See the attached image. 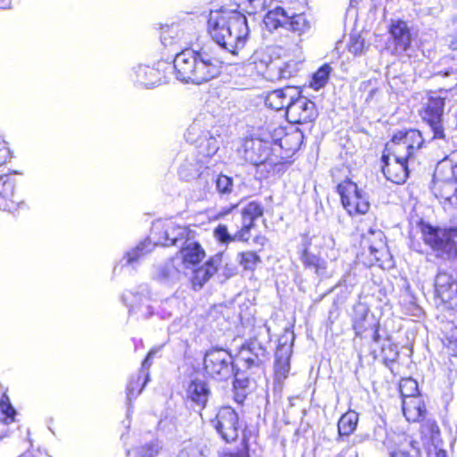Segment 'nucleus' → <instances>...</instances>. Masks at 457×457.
Here are the masks:
<instances>
[{
	"label": "nucleus",
	"instance_id": "f257e3e1",
	"mask_svg": "<svg viewBox=\"0 0 457 457\" xmlns=\"http://www.w3.org/2000/svg\"><path fill=\"white\" fill-rule=\"evenodd\" d=\"M173 68L179 80L200 85L220 73L221 62L211 47L187 48L176 54Z\"/></svg>",
	"mask_w": 457,
	"mask_h": 457
},
{
	"label": "nucleus",
	"instance_id": "f03ea898",
	"mask_svg": "<svg viewBox=\"0 0 457 457\" xmlns=\"http://www.w3.org/2000/svg\"><path fill=\"white\" fill-rule=\"evenodd\" d=\"M152 234L159 235L157 241L152 244L151 240L146 238L140 242L135 248L126 253L124 257L125 264L134 265L142 257L151 253L155 245L182 247L189 240L187 228L176 225L172 221L155 223Z\"/></svg>",
	"mask_w": 457,
	"mask_h": 457
},
{
	"label": "nucleus",
	"instance_id": "7ed1b4c3",
	"mask_svg": "<svg viewBox=\"0 0 457 457\" xmlns=\"http://www.w3.org/2000/svg\"><path fill=\"white\" fill-rule=\"evenodd\" d=\"M204 370L207 377L223 381L235 377L234 386L244 388L247 379L240 378L236 370L231 353L221 347H212L206 351L204 357Z\"/></svg>",
	"mask_w": 457,
	"mask_h": 457
},
{
	"label": "nucleus",
	"instance_id": "20e7f679",
	"mask_svg": "<svg viewBox=\"0 0 457 457\" xmlns=\"http://www.w3.org/2000/svg\"><path fill=\"white\" fill-rule=\"evenodd\" d=\"M249 65L257 73L264 76L271 81L290 79L299 71L298 62L295 61L285 62L280 58L272 59L263 52H255L249 60Z\"/></svg>",
	"mask_w": 457,
	"mask_h": 457
},
{
	"label": "nucleus",
	"instance_id": "39448f33",
	"mask_svg": "<svg viewBox=\"0 0 457 457\" xmlns=\"http://www.w3.org/2000/svg\"><path fill=\"white\" fill-rule=\"evenodd\" d=\"M455 228H441L426 225L422 228V237L426 245L430 246L436 258L451 261L457 257V245L454 237Z\"/></svg>",
	"mask_w": 457,
	"mask_h": 457
},
{
	"label": "nucleus",
	"instance_id": "423d86ee",
	"mask_svg": "<svg viewBox=\"0 0 457 457\" xmlns=\"http://www.w3.org/2000/svg\"><path fill=\"white\" fill-rule=\"evenodd\" d=\"M432 191L436 198L457 206V164L443 162L435 171Z\"/></svg>",
	"mask_w": 457,
	"mask_h": 457
},
{
	"label": "nucleus",
	"instance_id": "0eeeda50",
	"mask_svg": "<svg viewBox=\"0 0 457 457\" xmlns=\"http://www.w3.org/2000/svg\"><path fill=\"white\" fill-rule=\"evenodd\" d=\"M270 143L260 138H245L238 149V154L244 160L253 165H269L274 172L280 171L283 162H277L278 155H270Z\"/></svg>",
	"mask_w": 457,
	"mask_h": 457
},
{
	"label": "nucleus",
	"instance_id": "6e6552de",
	"mask_svg": "<svg viewBox=\"0 0 457 457\" xmlns=\"http://www.w3.org/2000/svg\"><path fill=\"white\" fill-rule=\"evenodd\" d=\"M344 208L350 215L365 214L370 210L368 195L355 183L345 179L337 186Z\"/></svg>",
	"mask_w": 457,
	"mask_h": 457
},
{
	"label": "nucleus",
	"instance_id": "1a4fd4ad",
	"mask_svg": "<svg viewBox=\"0 0 457 457\" xmlns=\"http://www.w3.org/2000/svg\"><path fill=\"white\" fill-rule=\"evenodd\" d=\"M445 97L433 93L425 104L421 116L433 132L432 139H445L444 128Z\"/></svg>",
	"mask_w": 457,
	"mask_h": 457
},
{
	"label": "nucleus",
	"instance_id": "9d476101",
	"mask_svg": "<svg viewBox=\"0 0 457 457\" xmlns=\"http://www.w3.org/2000/svg\"><path fill=\"white\" fill-rule=\"evenodd\" d=\"M210 422L227 443L236 441L242 429L237 412L229 406L220 408L215 418L212 419Z\"/></svg>",
	"mask_w": 457,
	"mask_h": 457
},
{
	"label": "nucleus",
	"instance_id": "9b49d317",
	"mask_svg": "<svg viewBox=\"0 0 457 457\" xmlns=\"http://www.w3.org/2000/svg\"><path fill=\"white\" fill-rule=\"evenodd\" d=\"M237 10L220 8L219 10L211 11L209 14L208 32L214 42L220 47H224L231 31L232 14H238Z\"/></svg>",
	"mask_w": 457,
	"mask_h": 457
},
{
	"label": "nucleus",
	"instance_id": "f8f14e48",
	"mask_svg": "<svg viewBox=\"0 0 457 457\" xmlns=\"http://www.w3.org/2000/svg\"><path fill=\"white\" fill-rule=\"evenodd\" d=\"M122 299L129 307V315L136 316L137 320H146L154 314L151 293L147 285H141L137 290L125 293Z\"/></svg>",
	"mask_w": 457,
	"mask_h": 457
},
{
	"label": "nucleus",
	"instance_id": "ddd939ff",
	"mask_svg": "<svg viewBox=\"0 0 457 457\" xmlns=\"http://www.w3.org/2000/svg\"><path fill=\"white\" fill-rule=\"evenodd\" d=\"M179 175L187 181L197 179L203 187H209L214 180V174L205 162L194 154L186 157L179 169Z\"/></svg>",
	"mask_w": 457,
	"mask_h": 457
},
{
	"label": "nucleus",
	"instance_id": "4468645a",
	"mask_svg": "<svg viewBox=\"0 0 457 457\" xmlns=\"http://www.w3.org/2000/svg\"><path fill=\"white\" fill-rule=\"evenodd\" d=\"M294 98L286 112L288 121L295 124L313 122L318 116L316 104L307 97L301 96L299 89L298 96Z\"/></svg>",
	"mask_w": 457,
	"mask_h": 457
},
{
	"label": "nucleus",
	"instance_id": "2eb2a0df",
	"mask_svg": "<svg viewBox=\"0 0 457 457\" xmlns=\"http://www.w3.org/2000/svg\"><path fill=\"white\" fill-rule=\"evenodd\" d=\"M435 292L450 311L457 312V279L450 273L439 270L435 278Z\"/></svg>",
	"mask_w": 457,
	"mask_h": 457
},
{
	"label": "nucleus",
	"instance_id": "dca6fc26",
	"mask_svg": "<svg viewBox=\"0 0 457 457\" xmlns=\"http://www.w3.org/2000/svg\"><path fill=\"white\" fill-rule=\"evenodd\" d=\"M231 31L223 47L224 50L236 55L241 50L248 38L249 28L246 17L239 12L238 14H232Z\"/></svg>",
	"mask_w": 457,
	"mask_h": 457
},
{
	"label": "nucleus",
	"instance_id": "f3484780",
	"mask_svg": "<svg viewBox=\"0 0 457 457\" xmlns=\"http://www.w3.org/2000/svg\"><path fill=\"white\" fill-rule=\"evenodd\" d=\"M361 245L369 249L370 254L378 266L385 265V261L389 258V252L382 230L370 228L362 235Z\"/></svg>",
	"mask_w": 457,
	"mask_h": 457
},
{
	"label": "nucleus",
	"instance_id": "a211bd4d",
	"mask_svg": "<svg viewBox=\"0 0 457 457\" xmlns=\"http://www.w3.org/2000/svg\"><path fill=\"white\" fill-rule=\"evenodd\" d=\"M294 333H286L278 339V345L275 353V379L282 382L287 378L290 370V356Z\"/></svg>",
	"mask_w": 457,
	"mask_h": 457
},
{
	"label": "nucleus",
	"instance_id": "6ab92c4d",
	"mask_svg": "<svg viewBox=\"0 0 457 457\" xmlns=\"http://www.w3.org/2000/svg\"><path fill=\"white\" fill-rule=\"evenodd\" d=\"M303 133L298 128H295L290 132L286 133V135L281 137L278 142H275L271 151L273 153H277L278 151L283 152L280 153V156H278L277 159V162H283V164L280 166V170L284 168V165L287 162V160L300 149L303 141Z\"/></svg>",
	"mask_w": 457,
	"mask_h": 457
},
{
	"label": "nucleus",
	"instance_id": "aec40b11",
	"mask_svg": "<svg viewBox=\"0 0 457 457\" xmlns=\"http://www.w3.org/2000/svg\"><path fill=\"white\" fill-rule=\"evenodd\" d=\"M185 275V265L175 256L158 265L154 274V279L168 286L178 284Z\"/></svg>",
	"mask_w": 457,
	"mask_h": 457
},
{
	"label": "nucleus",
	"instance_id": "412c9836",
	"mask_svg": "<svg viewBox=\"0 0 457 457\" xmlns=\"http://www.w3.org/2000/svg\"><path fill=\"white\" fill-rule=\"evenodd\" d=\"M267 355L266 348L255 338L242 345L238 352L239 360L247 370L261 367L267 360Z\"/></svg>",
	"mask_w": 457,
	"mask_h": 457
},
{
	"label": "nucleus",
	"instance_id": "4be33fe9",
	"mask_svg": "<svg viewBox=\"0 0 457 457\" xmlns=\"http://www.w3.org/2000/svg\"><path fill=\"white\" fill-rule=\"evenodd\" d=\"M384 165L382 172L387 180L395 184H403L409 176V162L390 159L389 154H384L381 158Z\"/></svg>",
	"mask_w": 457,
	"mask_h": 457
},
{
	"label": "nucleus",
	"instance_id": "5701e85b",
	"mask_svg": "<svg viewBox=\"0 0 457 457\" xmlns=\"http://www.w3.org/2000/svg\"><path fill=\"white\" fill-rule=\"evenodd\" d=\"M379 327V323L373 314L370 313V308L366 303H357L353 306V328L356 336L361 337L367 332L369 328Z\"/></svg>",
	"mask_w": 457,
	"mask_h": 457
},
{
	"label": "nucleus",
	"instance_id": "b1692460",
	"mask_svg": "<svg viewBox=\"0 0 457 457\" xmlns=\"http://www.w3.org/2000/svg\"><path fill=\"white\" fill-rule=\"evenodd\" d=\"M295 96H298V87H285L270 92L266 96L265 104L276 111L286 109L287 112Z\"/></svg>",
	"mask_w": 457,
	"mask_h": 457
},
{
	"label": "nucleus",
	"instance_id": "393cba45",
	"mask_svg": "<svg viewBox=\"0 0 457 457\" xmlns=\"http://www.w3.org/2000/svg\"><path fill=\"white\" fill-rule=\"evenodd\" d=\"M186 395L187 398L202 411L205 408L212 392L206 381L195 378L188 383Z\"/></svg>",
	"mask_w": 457,
	"mask_h": 457
},
{
	"label": "nucleus",
	"instance_id": "a878e982",
	"mask_svg": "<svg viewBox=\"0 0 457 457\" xmlns=\"http://www.w3.org/2000/svg\"><path fill=\"white\" fill-rule=\"evenodd\" d=\"M389 32L397 54L405 52L411 46V36L407 23L403 21H392Z\"/></svg>",
	"mask_w": 457,
	"mask_h": 457
},
{
	"label": "nucleus",
	"instance_id": "bb28decb",
	"mask_svg": "<svg viewBox=\"0 0 457 457\" xmlns=\"http://www.w3.org/2000/svg\"><path fill=\"white\" fill-rule=\"evenodd\" d=\"M263 214L262 206L257 202H250L241 211L242 227L237 231V237L249 239V231L254 225V220Z\"/></svg>",
	"mask_w": 457,
	"mask_h": 457
},
{
	"label": "nucleus",
	"instance_id": "cd10ccee",
	"mask_svg": "<svg viewBox=\"0 0 457 457\" xmlns=\"http://www.w3.org/2000/svg\"><path fill=\"white\" fill-rule=\"evenodd\" d=\"M148 357L142 363L141 370L129 378V384L127 386V401H128V413L130 411V405L132 400L136 399L142 392L143 388L149 380V374L145 369Z\"/></svg>",
	"mask_w": 457,
	"mask_h": 457
},
{
	"label": "nucleus",
	"instance_id": "c85d7f7f",
	"mask_svg": "<svg viewBox=\"0 0 457 457\" xmlns=\"http://www.w3.org/2000/svg\"><path fill=\"white\" fill-rule=\"evenodd\" d=\"M164 64L163 62H158L156 68L147 65H138L135 71L137 83L145 87H152L160 85L163 79L160 68Z\"/></svg>",
	"mask_w": 457,
	"mask_h": 457
},
{
	"label": "nucleus",
	"instance_id": "c756f323",
	"mask_svg": "<svg viewBox=\"0 0 457 457\" xmlns=\"http://www.w3.org/2000/svg\"><path fill=\"white\" fill-rule=\"evenodd\" d=\"M181 259L185 270L189 266L198 264L204 257V252L199 243L188 240L186 245L180 247L179 254L175 256Z\"/></svg>",
	"mask_w": 457,
	"mask_h": 457
},
{
	"label": "nucleus",
	"instance_id": "7c9ffc66",
	"mask_svg": "<svg viewBox=\"0 0 457 457\" xmlns=\"http://www.w3.org/2000/svg\"><path fill=\"white\" fill-rule=\"evenodd\" d=\"M403 412L408 421L417 422L425 417L426 408L420 395L403 399Z\"/></svg>",
	"mask_w": 457,
	"mask_h": 457
},
{
	"label": "nucleus",
	"instance_id": "2f4dec72",
	"mask_svg": "<svg viewBox=\"0 0 457 457\" xmlns=\"http://www.w3.org/2000/svg\"><path fill=\"white\" fill-rule=\"evenodd\" d=\"M221 262V256L217 254L208 261L204 266L195 270L192 282L194 287H202L203 285L217 271L218 266Z\"/></svg>",
	"mask_w": 457,
	"mask_h": 457
},
{
	"label": "nucleus",
	"instance_id": "473e14b6",
	"mask_svg": "<svg viewBox=\"0 0 457 457\" xmlns=\"http://www.w3.org/2000/svg\"><path fill=\"white\" fill-rule=\"evenodd\" d=\"M308 247V240L307 238H304L300 256L303 264L306 268L313 270L316 274L322 275L326 270V262L318 255L310 253Z\"/></svg>",
	"mask_w": 457,
	"mask_h": 457
},
{
	"label": "nucleus",
	"instance_id": "72a5a7b5",
	"mask_svg": "<svg viewBox=\"0 0 457 457\" xmlns=\"http://www.w3.org/2000/svg\"><path fill=\"white\" fill-rule=\"evenodd\" d=\"M396 139L403 140V144H407L409 151L416 157V154L422 148L425 139L418 129L401 130L395 133Z\"/></svg>",
	"mask_w": 457,
	"mask_h": 457
},
{
	"label": "nucleus",
	"instance_id": "f704fd0d",
	"mask_svg": "<svg viewBox=\"0 0 457 457\" xmlns=\"http://www.w3.org/2000/svg\"><path fill=\"white\" fill-rule=\"evenodd\" d=\"M200 158H208L214 155L219 150V141L209 131L204 132L195 141Z\"/></svg>",
	"mask_w": 457,
	"mask_h": 457
},
{
	"label": "nucleus",
	"instance_id": "c9c22d12",
	"mask_svg": "<svg viewBox=\"0 0 457 457\" xmlns=\"http://www.w3.org/2000/svg\"><path fill=\"white\" fill-rule=\"evenodd\" d=\"M386 151L389 152L388 154H392L393 158L399 161H405L411 162L414 160V157L411 151H409V147L407 144H403V140L396 139L395 134L393 136L391 141L386 144Z\"/></svg>",
	"mask_w": 457,
	"mask_h": 457
},
{
	"label": "nucleus",
	"instance_id": "e433bc0d",
	"mask_svg": "<svg viewBox=\"0 0 457 457\" xmlns=\"http://www.w3.org/2000/svg\"><path fill=\"white\" fill-rule=\"evenodd\" d=\"M359 415L356 411H349L343 414L337 422L338 436H350L357 427Z\"/></svg>",
	"mask_w": 457,
	"mask_h": 457
},
{
	"label": "nucleus",
	"instance_id": "4c0bfd02",
	"mask_svg": "<svg viewBox=\"0 0 457 457\" xmlns=\"http://www.w3.org/2000/svg\"><path fill=\"white\" fill-rule=\"evenodd\" d=\"M289 13L283 8L277 6L270 10L264 16V23L270 29H276L278 27L285 28L288 21Z\"/></svg>",
	"mask_w": 457,
	"mask_h": 457
},
{
	"label": "nucleus",
	"instance_id": "58836bf2",
	"mask_svg": "<svg viewBox=\"0 0 457 457\" xmlns=\"http://www.w3.org/2000/svg\"><path fill=\"white\" fill-rule=\"evenodd\" d=\"M162 448V445L161 441L155 439L130 451H128V457H154L160 453Z\"/></svg>",
	"mask_w": 457,
	"mask_h": 457
},
{
	"label": "nucleus",
	"instance_id": "ea45409f",
	"mask_svg": "<svg viewBox=\"0 0 457 457\" xmlns=\"http://www.w3.org/2000/svg\"><path fill=\"white\" fill-rule=\"evenodd\" d=\"M441 330L447 348L457 356V326L453 321H445L442 323Z\"/></svg>",
	"mask_w": 457,
	"mask_h": 457
},
{
	"label": "nucleus",
	"instance_id": "a19ab883",
	"mask_svg": "<svg viewBox=\"0 0 457 457\" xmlns=\"http://www.w3.org/2000/svg\"><path fill=\"white\" fill-rule=\"evenodd\" d=\"M213 183L220 195H228L235 191L234 180L231 177L223 174H220L217 177L214 176L213 182L210 184L209 187H204V189L209 190Z\"/></svg>",
	"mask_w": 457,
	"mask_h": 457
},
{
	"label": "nucleus",
	"instance_id": "79ce46f5",
	"mask_svg": "<svg viewBox=\"0 0 457 457\" xmlns=\"http://www.w3.org/2000/svg\"><path fill=\"white\" fill-rule=\"evenodd\" d=\"M237 261L245 270L253 271L262 262L261 257L253 251L241 252L237 253Z\"/></svg>",
	"mask_w": 457,
	"mask_h": 457
},
{
	"label": "nucleus",
	"instance_id": "37998d69",
	"mask_svg": "<svg viewBox=\"0 0 457 457\" xmlns=\"http://www.w3.org/2000/svg\"><path fill=\"white\" fill-rule=\"evenodd\" d=\"M299 34L304 32L309 28V23L303 14L289 13L288 21L285 27Z\"/></svg>",
	"mask_w": 457,
	"mask_h": 457
},
{
	"label": "nucleus",
	"instance_id": "c03bdc74",
	"mask_svg": "<svg viewBox=\"0 0 457 457\" xmlns=\"http://www.w3.org/2000/svg\"><path fill=\"white\" fill-rule=\"evenodd\" d=\"M331 67L328 64L322 65L312 76L311 87L315 90L323 87L328 79Z\"/></svg>",
	"mask_w": 457,
	"mask_h": 457
},
{
	"label": "nucleus",
	"instance_id": "a18cd8bd",
	"mask_svg": "<svg viewBox=\"0 0 457 457\" xmlns=\"http://www.w3.org/2000/svg\"><path fill=\"white\" fill-rule=\"evenodd\" d=\"M214 237L216 239L222 244H228L234 241H247L246 239H240L237 237V232L234 235H230L228 231L226 225L220 224L214 229Z\"/></svg>",
	"mask_w": 457,
	"mask_h": 457
},
{
	"label": "nucleus",
	"instance_id": "49530a36",
	"mask_svg": "<svg viewBox=\"0 0 457 457\" xmlns=\"http://www.w3.org/2000/svg\"><path fill=\"white\" fill-rule=\"evenodd\" d=\"M0 411L3 414L5 415L4 419V422L8 424L14 421V416L16 414V411L12 407L10 403L9 397L6 394H4L0 399Z\"/></svg>",
	"mask_w": 457,
	"mask_h": 457
},
{
	"label": "nucleus",
	"instance_id": "de8ad7c7",
	"mask_svg": "<svg viewBox=\"0 0 457 457\" xmlns=\"http://www.w3.org/2000/svg\"><path fill=\"white\" fill-rule=\"evenodd\" d=\"M271 2L272 0H245L243 4L246 5V12L249 14H256L264 12Z\"/></svg>",
	"mask_w": 457,
	"mask_h": 457
},
{
	"label": "nucleus",
	"instance_id": "09e8293b",
	"mask_svg": "<svg viewBox=\"0 0 457 457\" xmlns=\"http://www.w3.org/2000/svg\"><path fill=\"white\" fill-rule=\"evenodd\" d=\"M177 457H205L201 447L195 443H186Z\"/></svg>",
	"mask_w": 457,
	"mask_h": 457
},
{
	"label": "nucleus",
	"instance_id": "8fccbe9b",
	"mask_svg": "<svg viewBox=\"0 0 457 457\" xmlns=\"http://www.w3.org/2000/svg\"><path fill=\"white\" fill-rule=\"evenodd\" d=\"M400 392L403 399L418 395V384L414 379H404L400 384Z\"/></svg>",
	"mask_w": 457,
	"mask_h": 457
},
{
	"label": "nucleus",
	"instance_id": "3c124183",
	"mask_svg": "<svg viewBox=\"0 0 457 457\" xmlns=\"http://www.w3.org/2000/svg\"><path fill=\"white\" fill-rule=\"evenodd\" d=\"M348 49L354 55L361 54L365 49L364 39L360 35H352L348 43Z\"/></svg>",
	"mask_w": 457,
	"mask_h": 457
},
{
	"label": "nucleus",
	"instance_id": "603ef678",
	"mask_svg": "<svg viewBox=\"0 0 457 457\" xmlns=\"http://www.w3.org/2000/svg\"><path fill=\"white\" fill-rule=\"evenodd\" d=\"M381 352L386 362H394L399 356L397 345L389 342L383 345Z\"/></svg>",
	"mask_w": 457,
	"mask_h": 457
},
{
	"label": "nucleus",
	"instance_id": "864d4df0",
	"mask_svg": "<svg viewBox=\"0 0 457 457\" xmlns=\"http://www.w3.org/2000/svg\"><path fill=\"white\" fill-rule=\"evenodd\" d=\"M175 37H179L178 26L172 25L170 27H167L165 29H162L161 38L164 45L171 44L172 39Z\"/></svg>",
	"mask_w": 457,
	"mask_h": 457
},
{
	"label": "nucleus",
	"instance_id": "5fc2aeb1",
	"mask_svg": "<svg viewBox=\"0 0 457 457\" xmlns=\"http://www.w3.org/2000/svg\"><path fill=\"white\" fill-rule=\"evenodd\" d=\"M223 457H249V454L246 451H238L237 453L225 454Z\"/></svg>",
	"mask_w": 457,
	"mask_h": 457
},
{
	"label": "nucleus",
	"instance_id": "6e6d98bb",
	"mask_svg": "<svg viewBox=\"0 0 457 457\" xmlns=\"http://www.w3.org/2000/svg\"><path fill=\"white\" fill-rule=\"evenodd\" d=\"M378 328L379 327H376L374 328H369V330H370L372 332V340L375 343H378L379 341V338H380V336L378 334Z\"/></svg>",
	"mask_w": 457,
	"mask_h": 457
},
{
	"label": "nucleus",
	"instance_id": "4d7b16f0",
	"mask_svg": "<svg viewBox=\"0 0 457 457\" xmlns=\"http://www.w3.org/2000/svg\"><path fill=\"white\" fill-rule=\"evenodd\" d=\"M378 92V88L376 87H372L369 90L366 101H371Z\"/></svg>",
	"mask_w": 457,
	"mask_h": 457
},
{
	"label": "nucleus",
	"instance_id": "13d9d810",
	"mask_svg": "<svg viewBox=\"0 0 457 457\" xmlns=\"http://www.w3.org/2000/svg\"><path fill=\"white\" fill-rule=\"evenodd\" d=\"M428 426L430 428V431L432 434L434 433H439V428L437 426V424L436 423V421H428Z\"/></svg>",
	"mask_w": 457,
	"mask_h": 457
},
{
	"label": "nucleus",
	"instance_id": "bf43d9fd",
	"mask_svg": "<svg viewBox=\"0 0 457 457\" xmlns=\"http://www.w3.org/2000/svg\"><path fill=\"white\" fill-rule=\"evenodd\" d=\"M375 81L370 79V80H367V81H364L361 84V90H368L370 87H371L373 85Z\"/></svg>",
	"mask_w": 457,
	"mask_h": 457
},
{
	"label": "nucleus",
	"instance_id": "052dcab7",
	"mask_svg": "<svg viewBox=\"0 0 457 457\" xmlns=\"http://www.w3.org/2000/svg\"><path fill=\"white\" fill-rule=\"evenodd\" d=\"M370 438V436L365 434V435H358L355 436L354 438V443H362L364 440H367Z\"/></svg>",
	"mask_w": 457,
	"mask_h": 457
},
{
	"label": "nucleus",
	"instance_id": "680f3d73",
	"mask_svg": "<svg viewBox=\"0 0 457 457\" xmlns=\"http://www.w3.org/2000/svg\"><path fill=\"white\" fill-rule=\"evenodd\" d=\"M436 457H447V453L445 450H439L436 453Z\"/></svg>",
	"mask_w": 457,
	"mask_h": 457
},
{
	"label": "nucleus",
	"instance_id": "e2e57ef3",
	"mask_svg": "<svg viewBox=\"0 0 457 457\" xmlns=\"http://www.w3.org/2000/svg\"><path fill=\"white\" fill-rule=\"evenodd\" d=\"M236 207H237V204H235V205L231 206L229 209H228V210H226V211H224V212H221L220 213V215H226V214H228V212H230V211H231L232 209H234V208H236Z\"/></svg>",
	"mask_w": 457,
	"mask_h": 457
},
{
	"label": "nucleus",
	"instance_id": "0e129e2a",
	"mask_svg": "<svg viewBox=\"0 0 457 457\" xmlns=\"http://www.w3.org/2000/svg\"><path fill=\"white\" fill-rule=\"evenodd\" d=\"M452 72H453L452 70L451 71H446L444 72L443 76H445V77L450 76L452 74Z\"/></svg>",
	"mask_w": 457,
	"mask_h": 457
},
{
	"label": "nucleus",
	"instance_id": "69168bd1",
	"mask_svg": "<svg viewBox=\"0 0 457 457\" xmlns=\"http://www.w3.org/2000/svg\"><path fill=\"white\" fill-rule=\"evenodd\" d=\"M195 130H196L195 126H192V127L189 129V134H190L192 131H195Z\"/></svg>",
	"mask_w": 457,
	"mask_h": 457
},
{
	"label": "nucleus",
	"instance_id": "338daca9",
	"mask_svg": "<svg viewBox=\"0 0 457 457\" xmlns=\"http://www.w3.org/2000/svg\"><path fill=\"white\" fill-rule=\"evenodd\" d=\"M20 457H33L31 455H22V456H20Z\"/></svg>",
	"mask_w": 457,
	"mask_h": 457
}]
</instances>
